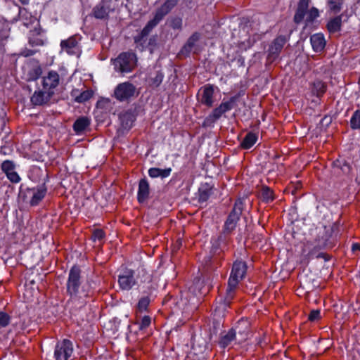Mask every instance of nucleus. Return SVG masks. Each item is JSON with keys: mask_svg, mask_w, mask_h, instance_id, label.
Returning <instances> with one entry per match:
<instances>
[{"mask_svg": "<svg viewBox=\"0 0 360 360\" xmlns=\"http://www.w3.org/2000/svg\"><path fill=\"white\" fill-rule=\"evenodd\" d=\"M136 93V86L129 82L119 84L115 89L114 96L119 101H127L134 97Z\"/></svg>", "mask_w": 360, "mask_h": 360, "instance_id": "8", "label": "nucleus"}, {"mask_svg": "<svg viewBox=\"0 0 360 360\" xmlns=\"http://www.w3.org/2000/svg\"><path fill=\"white\" fill-rule=\"evenodd\" d=\"M239 98L238 95L231 96L229 101L222 102L218 107L215 108L212 112L207 116L202 123V127H212L216 121L219 120L226 112L233 108L234 104Z\"/></svg>", "mask_w": 360, "mask_h": 360, "instance_id": "5", "label": "nucleus"}, {"mask_svg": "<svg viewBox=\"0 0 360 360\" xmlns=\"http://www.w3.org/2000/svg\"><path fill=\"white\" fill-rule=\"evenodd\" d=\"M310 42L313 50L316 53L323 51L326 44L324 36L321 33H316L311 35Z\"/></svg>", "mask_w": 360, "mask_h": 360, "instance_id": "20", "label": "nucleus"}, {"mask_svg": "<svg viewBox=\"0 0 360 360\" xmlns=\"http://www.w3.org/2000/svg\"><path fill=\"white\" fill-rule=\"evenodd\" d=\"M343 15L341 14L330 19L327 24V29L331 34L340 31L342 27V18Z\"/></svg>", "mask_w": 360, "mask_h": 360, "instance_id": "29", "label": "nucleus"}, {"mask_svg": "<svg viewBox=\"0 0 360 360\" xmlns=\"http://www.w3.org/2000/svg\"><path fill=\"white\" fill-rule=\"evenodd\" d=\"M110 11V4L107 1H101L93 8V15L96 19H108Z\"/></svg>", "mask_w": 360, "mask_h": 360, "instance_id": "17", "label": "nucleus"}, {"mask_svg": "<svg viewBox=\"0 0 360 360\" xmlns=\"http://www.w3.org/2000/svg\"><path fill=\"white\" fill-rule=\"evenodd\" d=\"M213 187L210 184L205 183L200 186L198 189V201L200 202H206L212 194Z\"/></svg>", "mask_w": 360, "mask_h": 360, "instance_id": "24", "label": "nucleus"}, {"mask_svg": "<svg viewBox=\"0 0 360 360\" xmlns=\"http://www.w3.org/2000/svg\"><path fill=\"white\" fill-rule=\"evenodd\" d=\"M260 197L266 202L274 200L273 191L268 186H263L260 191Z\"/></svg>", "mask_w": 360, "mask_h": 360, "instance_id": "37", "label": "nucleus"}, {"mask_svg": "<svg viewBox=\"0 0 360 360\" xmlns=\"http://www.w3.org/2000/svg\"><path fill=\"white\" fill-rule=\"evenodd\" d=\"M93 96L91 90H86L79 94L75 101L79 103H82L89 100Z\"/></svg>", "mask_w": 360, "mask_h": 360, "instance_id": "40", "label": "nucleus"}, {"mask_svg": "<svg viewBox=\"0 0 360 360\" xmlns=\"http://www.w3.org/2000/svg\"><path fill=\"white\" fill-rule=\"evenodd\" d=\"M42 74V69L40 66H37L31 69L27 74L28 81H36Z\"/></svg>", "mask_w": 360, "mask_h": 360, "instance_id": "38", "label": "nucleus"}, {"mask_svg": "<svg viewBox=\"0 0 360 360\" xmlns=\"http://www.w3.org/2000/svg\"><path fill=\"white\" fill-rule=\"evenodd\" d=\"M10 320H11V317L7 313H6L4 311H0V327L1 328L6 327L9 324Z\"/></svg>", "mask_w": 360, "mask_h": 360, "instance_id": "45", "label": "nucleus"}, {"mask_svg": "<svg viewBox=\"0 0 360 360\" xmlns=\"http://www.w3.org/2000/svg\"><path fill=\"white\" fill-rule=\"evenodd\" d=\"M39 32L37 30L30 31L29 37V44L32 46H43L44 41L41 38L38 37Z\"/></svg>", "mask_w": 360, "mask_h": 360, "instance_id": "34", "label": "nucleus"}, {"mask_svg": "<svg viewBox=\"0 0 360 360\" xmlns=\"http://www.w3.org/2000/svg\"><path fill=\"white\" fill-rule=\"evenodd\" d=\"M160 21L161 20L155 15L154 18L147 22L141 32L134 37V42L136 44H143L146 41V37Z\"/></svg>", "mask_w": 360, "mask_h": 360, "instance_id": "12", "label": "nucleus"}, {"mask_svg": "<svg viewBox=\"0 0 360 360\" xmlns=\"http://www.w3.org/2000/svg\"><path fill=\"white\" fill-rule=\"evenodd\" d=\"M320 310H311L309 314L308 319L311 321H315L320 319Z\"/></svg>", "mask_w": 360, "mask_h": 360, "instance_id": "50", "label": "nucleus"}, {"mask_svg": "<svg viewBox=\"0 0 360 360\" xmlns=\"http://www.w3.org/2000/svg\"><path fill=\"white\" fill-rule=\"evenodd\" d=\"M35 53L36 51L25 49L21 51L20 54L24 57H29L33 56Z\"/></svg>", "mask_w": 360, "mask_h": 360, "instance_id": "51", "label": "nucleus"}, {"mask_svg": "<svg viewBox=\"0 0 360 360\" xmlns=\"http://www.w3.org/2000/svg\"><path fill=\"white\" fill-rule=\"evenodd\" d=\"M81 269L77 265H74L70 270L67 281V293L72 298H82L90 296L91 289L96 288V283L87 281L79 290L81 285Z\"/></svg>", "mask_w": 360, "mask_h": 360, "instance_id": "2", "label": "nucleus"}, {"mask_svg": "<svg viewBox=\"0 0 360 360\" xmlns=\"http://www.w3.org/2000/svg\"><path fill=\"white\" fill-rule=\"evenodd\" d=\"M149 194L150 185L148 181L146 178L140 179L137 193L138 202L140 203L144 202L148 199Z\"/></svg>", "mask_w": 360, "mask_h": 360, "instance_id": "18", "label": "nucleus"}, {"mask_svg": "<svg viewBox=\"0 0 360 360\" xmlns=\"http://www.w3.org/2000/svg\"><path fill=\"white\" fill-rule=\"evenodd\" d=\"M22 5H27L30 3V0H19Z\"/></svg>", "mask_w": 360, "mask_h": 360, "instance_id": "54", "label": "nucleus"}, {"mask_svg": "<svg viewBox=\"0 0 360 360\" xmlns=\"http://www.w3.org/2000/svg\"><path fill=\"white\" fill-rule=\"evenodd\" d=\"M179 0H166L165 2L156 10L155 15L161 20L167 15L178 4Z\"/></svg>", "mask_w": 360, "mask_h": 360, "instance_id": "21", "label": "nucleus"}, {"mask_svg": "<svg viewBox=\"0 0 360 360\" xmlns=\"http://www.w3.org/2000/svg\"><path fill=\"white\" fill-rule=\"evenodd\" d=\"M350 127L352 129H360V110H356L350 119Z\"/></svg>", "mask_w": 360, "mask_h": 360, "instance_id": "39", "label": "nucleus"}, {"mask_svg": "<svg viewBox=\"0 0 360 360\" xmlns=\"http://www.w3.org/2000/svg\"><path fill=\"white\" fill-rule=\"evenodd\" d=\"M114 69L122 75L131 72L136 66V55L130 51L122 52L118 56L112 59Z\"/></svg>", "mask_w": 360, "mask_h": 360, "instance_id": "3", "label": "nucleus"}, {"mask_svg": "<svg viewBox=\"0 0 360 360\" xmlns=\"http://www.w3.org/2000/svg\"><path fill=\"white\" fill-rule=\"evenodd\" d=\"M164 73L160 70H155L150 74L149 84L154 88L158 87L162 82Z\"/></svg>", "mask_w": 360, "mask_h": 360, "instance_id": "31", "label": "nucleus"}, {"mask_svg": "<svg viewBox=\"0 0 360 360\" xmlns=\"http://www.w3.org/2000/svg\"><path fill=\"white\" fill-rule=\"evenodd\" d=\"M15 169V165L13 162L11 160H5L1 164L2 171L7 174L8 172L13 171Z\"/></svg>", "mask_w": 360, "mask_h": 360, "instance_id": "43", "label": "nucleus"}, {"mask_svg": "<svg viewBox=\"0 0 360 360\" xmlns=\"http://www.w3.org/2000/svg\"><path fill=\"white\" fill-rule=\"evenodd\" d=\"M243 208L244 203L243 200L238 199L235 202L231 211L224 222L223 226L224 233H231L235 230L242 214Z\"/></svg>", "mask_w": 360, "mask_h": 360, "instance_id": "7", "label": "nucleus"}, {"mask_svg": "<svg viewBox=\"0 0 360 360\" xmlns=\"http://www.w3.org/2000/svg\"><path fill=\"white\" fill-rule=\"evenodd\" d=\"M170 27L174 30H181L182 27V19L180 17H173L170 20Z\"/></svg>", "mask_w": 360, "mask_h": 360, "instance_id": "44", "label": "nucleus"}, {"mask_svg": "<svg viewBox=\"0 0 360 360\" xmlns=\"http://www.w3.org/2000/svg\"><path fill=\"white\" fill-rule=\"evenodd\" d=\"M193 288L195 290H198L200 295H205L210 291L211 285L209 279L198 278L194 281Z\"/></svg>", "mask_w": 360, "mask_h": 360, "instance_id": "27", "label": "nucleus"}, {"mask_svg": "<svg viewBox=\"0 0 360 360\" xmlns=\"http://www.w3.org/2000/svg\"><path fill=\"white\" fill-rule=\"evenodd\" d=\"M323 253H320V254L317 256V257H323Z\"/></svg>", "mask_w": 360, "mask_h": 360, "instance_id": "55", "label": "nucleus"}, {"mask_svg": "<svg viewBox=\"0 0 360 360\" xmlns=\"http://www.w3.org/2000/svg\"><path fill=\"white\" fill-rule=\"evenodd\" d=\"M122 127L124 129H129L134 122V117L131 113L124 112L119 116Z\"/></svg>", "mask_w": 360, "mask_h": 360, "instance_id": "32", "label": "nucleus"}, {"mask_svg": "<svg viewBox=\"0 0 360 360\" xmlns=\"http://www.w3.org/2000/svg\"><path fill=\"white\" fill-rule=\"evenodd\" d=\"M335 170H340L343 174L349 175L352 172L351 165L345 160H336L333 162Z\"/></svg>", "mask_w": 360, "mask_h": 360, "instance_id": "30", "label": "nucleus"}, {"mask_svg": "<svg viewBox=\"0 0 360 360\" xmlns=\"http://www.w3.org/2000/svg\"><path fill=\"white\" fill-rule=\"evenodd\" d=\"M319 16V10L315 7H312L308 12L307 17V21L309 22H311L316 18H317Z\"/></svg>", "mask_w": 360, "mask_h": 360, "instance_id": "47", "label": "nucleus"}, {"mask_svg": "<svg viewBox=\"0 0 360 360\" xmlns=\"http://www.w3.org/2000/svg\"><path fill=\"white\" fill-rule=\"evenodd\" d=\"M200 39V34L198 32H193L181 48L180 53L185 56H189L195 45V43L198 41Z\"/></svg>", "mask_w": 360, "mask_h": 360, "instance_id": "22", "label": "nucleus"}, {"mask_svg": "<svg viewBox=\"0 0 360 360\" xmlns=\"http://www.w3.org/2000/svg\"><path fill=\"white\" fill-rule=\"evenodd\" d=\"M309 1L310 0L299 1L297 8L294 15V22L295 23L299 24L303 20L309 8Z\"/></svg>", "mask_w": 360, "mask_h": 360, "instance_id": "19", "label": "nucleus"}, {"mask_svg": "<svg viewBox=\"0 0 360 360\" xmlns=\"http://www.w3.org/2000/svg\"><path fill=\"white\" fill-rule=\"evenodd\" d=\"M257 136L252 132H249L244 137L240 143V146L243 149H250L257 141Z\"/></svg>", "mask_w": 360, "mask_h": 360, "instance_id": "33", "label": "nucleus"}, {"mask_svg": "<svg viewBox=\"0 0 360 360\" xmlns=\"http://www.w3.org/2000/svg\"><path fill=\"white\" fill-rule=\"evenodd\" d=\"M54 94V91H48L46 90L36 91L31 97V103L34 105H42L47 103Z\"/></svg>", "mask_w": 360, "mask_h": 360, "instance_id": "14", "label": "nucleus"}, {"mask_svg": "<svg viewBox=\"0 0 360 360\" xmlns=\"http://www.w3.org/2000/svg\"><path fill=\"white\" fill-rule=\"evenodd\" d=\"M202 91L200 103L208 108H211L214 104V89L213 85L207 84L202 88Z\"/></svg>", "mask_w": 360, "mask_h": 360, "instance_id": "16", "label": "nucleus"}, {"mask_svg": "<svg viewBox=\"0 0 360 360\" xmlns=\"http://www.w3.org/2000/svg\"><path fill=\"white\" fill-rule=\"evenodd\" d=\"M29 323H30V319L25 316H19L18 320H16L12 324L15 330H23L28 327Z\"/></svg>", "mask_w": 360, "mask_h": 360, "instance_id": "36", "label": "nucleus"}, {"mask_svg": "<svg viewBox=\"0 0 360 360\" xmlns=\"http://www.w3.org/2000/svg\"><path fill=\"white\" fill-rule=\"evenodd\" d=\"M134 274V271L126 269L118 276V283L122 290H129L136 284Z\"/></svg>", "mask_w": 360, "mask_h": 360, "instance_id": "11", "label": "nucleus"}, {"mask_svg": "<svg viewBox=\"0 0 360 360\" xmlns=\"http://www.w3.org/2000/svg\"><path fill=\"white\" fill-rule=\"evenodd\" d=\"M148 175L151 178L160 177L165 179L168 177L172 172V168L160 169L158 167H151L148 169Z\"/></svg>", "mask_w": 360, "mask_h": 360, "instance_id": "26", "label": "nucleus"}, {"mask_svg": "<svg viewBox=\"0 0 360 360\" xmlns=\"http://www.w3.org/2000/svg\"><path fill=\"white\" fill-rule=\"evenodd\" d=\"M73 353V344L68 339H63L57 342L55 347L54 357L56 360H68Z\"/></svg>", "mask_w": 360, "mask_h": 360, "instance_id": "9", "label": "nucleus"}, {"mask_svg": "<svg viewBox=\"0 0 360 360\" xmlns=\"http://www.w3.org/2000/svg\"><path fill=\"white\" fill-rule=\"evenodd\" d=\"M79 89H72L70 94H71V96L75 98V99L77 98V96H79Z\"/></svg>", "mask_w": 360, "mask_h": 360, "instance_id": "52", "label": "nucleus"}, {"mask_svg": "<svg viewBox=\"0 0 360 360\" xmlns=\"http://www.w3.org/2000/svg\"><path fill=\"white\" fill-rule=\"evenodd\" d=\"M33 195L30 200V204L32 206L37 205L44 198L46 193V188L44 185L38 186L37 188H32Z\"/></svg>", "mask_w": 360, "mask_h": 360, "instance_id": "25", "label": "nucleus"}, {"mask_svg": "<svg viewBox=\"0 0 360 360\" xmlns=\"http://www.w3.org/2000/svg\"><path fill=\"white\" fill-rule=\"evenodd\" d=\"M302 283L303 285H305V284H306L304 281H303Z\"/></svg>", "mask_w": 360, "mask_h": 360, "instance_id": "56", "label": "nucleus"}, {"mask_svg": "<svg viewBox=\"0 0 360 360\" xmlns=\"http://www.w3.org/2000/svg\"><path fill=\"white\" fill-rule=\"evenodd\" d=\"M150 302V300L148 296L141 297L137 304V310L141 313L146 311Z\"/></svg>", "mask_w": 360, "mask_h": 360, "instance_id": "42", "label": "nucleus"}, {"mask_svg": "<svg viewBox=\"0 0 360 360\" xmlns=\"http://www.w3.org/2000/svg\"><path fill=\"white\" fill-rule=\"evenodd\" d=\"M247 268V264L243 261L237 260L233 264L231 272L228 280L226 295L223 298L222 302L220 303L219 307L225 310L230 305L235 297L236 290L239 282L244 278L246 274Z\"/></svg>", "mask_w": 360, "mask_h": 360, "instance_id": "1", "label": "nucleus"}, {"mask_svg": "<svg viewBox=\"0 0 360 360\" xmlns=\"http://www.w3.org/2000/svg\"><path fill=\"white\" fill-rule=\"evenodd\" d=\"M6 176L12 183H14V184H17V183L20 182V176L18 175V174L16 172H15V170L11 172H8L6 174Z\"/></svg>", "mask_w": 360, "mask_h": 360, "instance_id": "49", "label": "nucleus"}, {"mask_svg": "<svg viewBox=\"0 0 360 360\" xmlns=\"http://www.w3.org/2000/svg\"><path fill=\"white\" fill-rule=\"evenodd\" d=\"M352 250L353 252L356 251V250H360V244H359V243L352 244Z\"/></svg>", "mask_w": 360, "mask_h": 360, "instance_id": "53", "label": "nucleus"}, {"mask_svg": "<svg viewBox=\"0 0 360 360\" xmlns=\"http://www.w3.org/2000/svg\"><path fill=\"white\" fill-rule=\"evenodd\" d=\"M242 336V339H245L248 334V323L246 321H239L238 325L234 328H231L227 332L221 333L219 344L221 347L226 348L233 341L236 340V334Z\"/></svg>", "mask_w": 360, "mask_h": 360, "instance_id": "4", "label": "nucleus"}, {"mask_svg": "<svg viewBox=\"0 0 360 360\" xmlns=\"http://www.w3.org/2000/svg\"><path fill=\"white\" fill-rule=\"evenodd\" d=\"M61 49L69 55H75L79 51L78 41L76 36H72L68 39L60 41Z\"/></svg>", "mask_w": 360, "mask_h": 360, "instance_id": "15", "label": "nucleus"}, {"mask_svg": "<svg viewBox=\"0 0 360 360\" xmlns=\"http://www.w3.org/2000/svg\"><path fill=\"white\" fill-rule=\"evenodd\" d=\"M151 323V318L149 316H144L140 322H138L139 328L141 330H143L147 328Z\"/></svg>", "mask_w": 360, "mask_h": 360, "instance_id": "46", "label": "nucleus"}, {"mask_svg": "<svg viewBox=\"0 0 360 360\" xmlns=\"http://www.w3.org/2000/svg\"><path fill=\"white\" fill-rule=\"evenodd\" d=\"M60 84V75L55 70H50L42 77L41 85L44 90L54 91Z\"/></svg>", "mask_w": 360, "mask_h": 360, "instance_id": "10", "label": "nucleus"}, {"mask_svg": "<svg viewBox=\"0 0 360 360\" xmlns=\"http://www.w3.org/2000/svg\"><path fill=\"white\" fill-rule=\"evenodd\" d=\"M344 0H328V6L330 11L337 13L340 11Z\"/></svg>", "mask_w": 360, "mask_h": 360, "instance_id": "41", "label": "nucleus"}, {"mask_svg": "<svg viewBox=\"0 0 360 360\" xmlns=\"http://www.w3.org/2000/svg\"><path fill=\"white\" fill-rule=\"evenodd\" d=\"M105 237V233L102 229H95L91 236V238L94 240H101Z\"/></svg>", "mask_w": 360, "mask_h": 360, "instance_id": "48", "label": "nucleus"}, {"mask_svg": "<svg viewBox=\"0 0 360 360\" xmlns=\"http://www.w3.org/2000/svg\"><path fill=\"white\" fill-rule=\"evenodd\" d=\"M230 234L224 233L223 231L217 238L212 240V248L217 251L218 249L226 247L228 243V236Z\"/></svg>", "mask_w": 360, "mask_h": 360, "instance_id": "28", "label": "nucleus"}, {"mask_svg": "<svg viewBox=\"0 0 360 360\" xmlns=\"http://www.w3.org/2000/svg\"><path fill=\"white\" fill-rule=\"evenodd\" d=\"M326 91V85L320 80H316L313 84L312 92L317 97L322 96Z\"/></svg>", "mask_w": 360, "mask_h": 360, "instance_id": "35", "label": "nucleus"}, {"mask_svg": "<svg viewBox=\"0 0 360 360\" xmlns=\"http://www.w3.org/2000/svg\"><path fill=\"white\" fill-rule=\"evenodd\" d=\"M91 121L87 117L82 116L77 118L73 124V130L77 134L83 133L90 125Z\"/></svg>", "mask_w": 360, "mask_h": 360, "instance_id": "23", "label": "nucleus"}, {"mask_svg": "<svg viewBox=\"0 0 360 360\" xmlns=\"http://www.w3.org/2000/svg\"><path fill=\"white\" fill-rule=\"evenodd\" d=\"M286 41L287 39L285 36L280 35L276 37L269 49V57L273 60L278 58Z\"/></svg>", "mask_w": 360, "mask_h": 360, "instance_id": "13", "label": "nucleus"}, {"mask_svg": "<svg viewBox=\"0 0 360 360\" xmlns=\"http://www.w3.org/2000/svg\"><path fill=\"white\" fill-rule=\"evenodd\" d=\"M314 232L316 234L314 238L316 248L321 250L333 248L334 244L332 238L333 226H317Z\"/></svg>", "mask_w": 360, "mask_h": 360, "instance_id": "6", "label": "nucleus"}]
</instances>
